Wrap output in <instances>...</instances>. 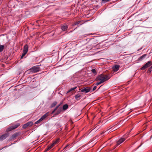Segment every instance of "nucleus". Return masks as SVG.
Masks as SVG:
<instances>
[{"label":"nucleus","instance_id":"nucleus-31","mask_svg":"<svg viewBox=\"0 0 152 152\" xmlns=\"http://www.w3.org/2000/svg\"><path fill=\"white\" fill-rule=\"evenodd\" d=\"M91 71L94 74H96V70L95 69H92Z\"/></svg>","mask_w":152,"mask_h":152},{"label":"nucleus","instance_id":"nucleus-11","mask_svg":"<svg viewBox=\"0 0 152 152\" xmlns=\"http://www.w3.org/2000/svg\"><path fill=\"white\" fill-rule=\"evenodd\" d=\"M92 43L91 44V45L92 47H94L96 46V44L98 43L97 40L94 39H93L92 40Z\"/></svg>","mask_w":152,"mask_h":152},{"label":"nucleus","instance_id":"nucleus-32","mask_svg":"<svg viewBox=\"0 0 152 152\" xmlns=\"http://www.w3.org/2000/svg\"><path fill=\"white\" fill-rule=\"evenodd\" d=\"M152 70V68L151 67H150L148 69V71L149 72H151Z\"/></svg>","mask_w":152,"mask_h":152},{"label":"nucleus","instance_id":"nucleus-25","mask_svg":"<svg viewBox=\"0 0 152 152\" xmlns=\"http://www.w3.org/2000/svg\"><path fill=\"white\" fill-rule=\"evenodd\" d=\"M110 0H102V3H105L109 2Z\"/></svg>","mask_w":152,"mask_h":152},{"label":"nucleus","instance_id":"nucleus-22","mask_svg":"<svg viewBox=\"0 0 152 152\" xmlns=\"http://www.w3.org/2000/svg\"><path fill=\"white\" fill-rule=\"evenodd\" d=\"M77 87H75L74 88H71L67 92V93H68L69 92H70V91H73V90H74L75 89H76V88H77Z\"/></svg>","mask_w":152,"mask_h":152},{"label":"nucleus","instance_id":"nucleus-35","mask_svg":"<svg viewBox=\"0 0 152 152\" xmlns=\"http://www.w3.org/2000/svg\"><path fill=\"white\" fill-rule=\"evenodd\" d=\"M7 147V146H5L4 147H3V148H1L0 149V150H1L2 149H3L4 148H6V147Z\"/></svg>","mask_w":152,"mask_h":152},{"label":"nucleus","instance_id":"nucleus-15","mask_svg":"<svg viewBox=\"0 0 152 152\" xmlns=\"http://www.w3.org/2000/svg\"><path fill=\"white\" fill-rule=\"evenodd\" d=\"M19 135V134L18 133H16L14 134L12 136V138L13 139H15Z\"/></svg>","mask_w":152,"mask_h":152},{"label":"nucleus","instance_id":"nucleus-23","mask_svg":"<svg viewBox=\"0 0 152 152\" xmlns=\"http://www.w3.org/2000/svg\"><path fill=\"white\" fill-rule=\"evenodd\" d=\"M81 96V95H76L75 96V99L78 100L80 98Z\"/></svg>","mask_w":152,"mask_h":152},{"label":"nucleus","instance_id":"nucleus-20","mask_svg":"<svg viewBox=\"0 0 152 152\" xmlns=\"http://www.w3.org/2000/svg\"><path fill=\"white\" fill-rule=\"evenodd\" d=\"M4 45H0V52H1L4 49Z\"/></svg>","mask_w":152,"mask_h":152},{"label":"nucleus","instance_id":"nucleus-34","mask_svg":"<svg viewBox=\"0 0 152 152\" xmlns=\"http://www.w3.org/2000/svg\"><path fill=\"white\" fill-rule=\"evenodd\" d=\"M49 150H50V149H48V148H47L45 149V152H46Z\"/></svg>","mask_w":152,"mask_h":152},{"label":"nucleus","instance_id":"nucleus-5","mask_svg":"<svg viewBox=\"0 0 152 152\" xmlns=\"http://www.w3.org/2000/svg\"><path fill=\"white\" fill-rule=\"evenodd\" d=\"M126 139V138L124 137L121 138L118 140L116 142V145L115 146V148H116L117 146L120 145V144L123 142Z\"/></svg>","mask_w":152,"mask_h":152},{"label":"nucleus","instance_id":"nucleus-33","mask_svg":"<svg viewBox=\"0 0 152 152\" xmlns=\"http://www.w3.org/2000/svg\"><path fill=\"white\" fill-rule=\"evenodd\" d=\"M96 87H97L96 86H94L92 89V91H94L96 89Z\"/></svg>","mask_w":152,"mask_h":152},{"label":"nucleus","instance_id":"nucleus-40","mask_svg":"<svg viewBox=\"0 0 152 152\" xmlns=\"http://www.w3.org/2000/svg\"><path fill=\"white\" fill-rule=\"evenodd\" d=\"M142 145V143H141V144L140 145V146H139L138 147V148H139V147H140V146H141V145Z\"/></svg>","mask_w":152,"mask_h":152},{"label":"nucleus","instance_id":"nucleus-13","mask_svg":"<svg viewBox=\"0 0 152 152\" xmlns=\"http://www.w3.org/2000/svg\"><path fill=\"white\" fill-rule=\"evenodd\" d=\"M49 115V113L47 112L43 115L40 118L42 120V121L47 117Z\"/></svg>","mask_w":152,"mask_h":152},{"label":"nucleus","instance_id":"nucleus-29","mask_svg":"<svg viewBox=\"0 0 152 152\" xmlns=\"http://www.w3.org/2000/svg\"><path fill=\"white\" fill-rule=\"evenodd\" d=\"M42 121V120H41L40 118L38 120L35 122V124H38V123H39L40 122Z\"/></svg>","mask_w":152,"mask_h":152},{"label":"nucleus","instance_id":"nucleus-18","mask_svg":"<svg viewBox=\"0 0 152 152\" xmlns=\"http://www.w3.org/2000/svg\"><path fill=\"white\" fill-rule=\"evenodd\" d=\"M57 102L56 101L53 102L51 105L50 107L52 108L54 107L57 104Z\"/></svg>","mask_w":152,"mask_h":152},{"label":"nucleus","instance_id":"nucleus-37","mask_svg":"<svg viewBox=\"0 0 152 152\" xmlns=\"http://www.w3.org/2000/svg\"><path fill=\"white\" fill-rule=\"evenodd\" d=\"M55 111L54 110H53V111H52V112L51 114H53V113H54Z\"/></svg>","mask_w":152,"mask_h":152},{"label":"nucleus","instance_id":"nucleus-10","mask_svg":"<svg viewBox=\"0 0 152 152\" xmlns=\"http://www.w3.org/2000/svg\"><path fill=\"white\" fill-rule=\"evenodd\" d=\"M61 28L62 31H66L68 28V26L67 25L61 26Z\"/></svg>","mask_w":152,"mask_h":152},{"label":"nucleus","instance_id":"nucleus-30","mask_svg":"<svg viewBox=\"0 0 152 152\" xmlns=\"http://www.w3.org/2000/svg\"><path fill=\"white\" fill-rule=\"evenodd\" d=\"M80 21H77L76 22V23H75L73 25V26H75V25H78V24H79L80 23Z\"/></svg>","mask_w":152,"mask_h":152},{"label":"nucleus","instance_id":"nucleus-28","mask_svg":"<svg viewBox=\"0 0 152 152\" xmlns=\"http://www.w3.org/2000/svg\"><path fill=\"white\" fill-rule=\"evenodd\" d=\"M27 53L24 52H23L22 55L21 57V58L22 59L26 55Z\"/></svg>","mask_w":152,"mask_h":152},{"label":"nucleus","instance_id":"nucleus-44","mask_svg":"<svg viewBox=\"0 0 152 152\" xmlns=\"http://www.w3.org/2000/svg\"><path fill=\"white\" fill-rule=\"evenodd\" d=\"M151 68H152V66H151Z\"/></svg>","mask_w":152,"mask_h":152},{"label":"nucleus","instance_id":"nucleus-41","mask_svg":"<svg viewBox=\"0 0 152 152\" xmlns=\"http://www.w3.org/2000/svg\"><path fill=\"white\" fill-rule=\"evenodd\" d=\"M59 106H58V105L56 107H57V108H58L59 107Z\"/></svg>","mask_w":152,"mask_h":152},{"label":"nucleus","instance_id":"nucleus-39","mask_svg":"<svg viewBox=\"0 0 152 152\" xmlns=\"http://www.w3.org/2000/svg\"><path fill=\"white\" fill-rule=\"evenodd\" d=\"M62 104V103H60V104H59L58 105L59 106H60V105H61V104Z\"/></svg>","mask_w":152,"mask_h":152},{"label":"nucleus","instance_id":"nucleus-4","mask_svg":"<svg viewBox=\"0 0 152 152\" xmlns=\"http://www.w3.org/2000/svg\"><path fill=\"white\" fill-rule=\"evenodd\" d=\"M9 135L8 132H7L1 135H0V141H2L6 139Z\"/></svg>","mask_w":152,"mask_h":152},{"label":"nucleus","instance_id":"nucleus-2","mask_svg":"<svg viewBox=\"0 0 152 152\" xmlns=\"http://www.w3.org/2000/svg\"><path fill=\"white\" fill-rule=\"evenodd\" d=\"M40 70V67L38 66H35L30 69L28 71L30 73H35L38 72Z\"/></svg>","mask_w":152,"mask_h":152},{"label":"nucleus","instance_id":"nucleus-17","mask_svg":"<svg viewBox=\"0 0 152 152\" xmlns=\"http://www.w3.org/2000/svg\"><path fill=\"white\" fill-rule=\"evenodd\" d=\"M26 124L28 126L31 127V126L33 124V122L31 121H29Z\"/></svg>","mask_w":152,"mask_h":152},{"label":"nucleus","instance_id":"nucleus-38","mask_svg":"<svg viewBox=\"0 0 152 152\" xmlns=\"http://www.w3.org/2000/svg\"><path fill=\"white\" fill-rule=\"evenodd\" d=\"M69 146V145H66L64 148V149H65L68 146Z\"/></svg>","mask_w":152,"mask_h":152},{"label":"nucleus","instance_id":"nucleus-16","mask_svg":"<svg viewBox=\"0 0 152 152\" xmlns=\"http://www.w3.org/2000/svg\"><path fill=\"white\" fill-rule=\"evenodd\" d=\"M68 108V105L67 104H65L63 106L62 110L64 111L66 110Z\"/></svg>","mask_w":152,"mask_h":152},{"label":"nucleus","instance_id":"nucleus-14","mask_svg":"<svg viewBox=\"0 0 152 152\" xmlns=\"http://www.w3.org/2000/svg\"><path fill=\"white\" fill-rule=\"evenodd\" d=\"M146 54H144L142 55V56L140 57L138 59V60L139 61H141L143 60L147 56Z\"/></svg>","mask_w":152,"mask_h":152},{"label":"nucleus","instance_id":"nucleus-26","mask_svg":"<svg viewBox=\"0 0 152 152\" xmlns=\"http://www.w3.org/2000/svg\"><path fill=\"white\" fill-rule=\"evenodd\" d=\"M28 127V126H27L26 124V123L23 125L22 127L23 129H25Z\"/></svg>","mask_w":152,"mask_h":152},{"label":"nucleus","instance_id":"nucleus-21","mask_svg":"<svg viewBox=\"0 0 152 152\" xmlns=\"http://www.w3.org/2000/svg\"><path fill=\"white\" fill-rule=\"evenodd\" d=\"M13 129H14L13 127L12 126H11L7 128V129L6 130V131L8 132L11 131Z\"/></svg>","mask_w":152,"mask_h":152},{"label":"nucleus","instance_id":"nucleus-12","mask_svg":"<svg viewBox=\"0 0 152 152\" xmlns=\"http://www.w3.org/2000/svg\"><path fill=\"white\" fill-rule=\"evenodd\" d=\"M28 50V46L27 45H26L24 47L23 52L27 53Z\"/></svg>","mask_w":152,"mask_h":152},{"label":"nucleus","instance_id":"nucleus-42","mask_svg":"<svg viewBox=\"0 0 152 152\" xmlns=\"http://www.w3.org/2000/svg\"><path fill=\"white\" fill-rule=\"evenodd\" d=\"M152 137V136H151V137H150V139H151Z\"/></svg>","mask_w":152,"mask_h":152},{"label":"nucleus","instance_id":"nucleus-36","mask_svg":"<svg viewBox=\"0 0 152 152\" xmlns=\"http://www.w3.org/2000/svg\"><path fill=\"white\" fill-rule=\"evenodd\" d=\"M58 108L56 107L54 109V110H55V111L57 110Z\"/></svg>","mask_w":152,"mask_h":152},{"label":"nucleus","instance_id":"nucleus-27","mask_svg":"<svg viewBox=\"0 0 152 152\" xmlns=\"http://www.w3.org/2000/svg\"><path fill=\"white\" fill-rule=\"evenodd\" d=\"M102 83V82L100 81V82H97L95 84V83H94V85L95 84V85H98L100 84H101Z\"/></svg>","mask_w":152,"mask_h":152},{"label":"nucleus","instance_id":"nucleus-19","mask_svg":"<svg viewBox=\"0 0 152 152\" xmlns=\"http://www.w3.org/2000/svg\"><path fill=\"white\" fill-rule=\"evenodd\" d=\"M20 124L19 123H17L14 126H12L13 127L14 129H15L17 127H18L19 126H20Z\"/></svg>","mask_w":152,"mask_h":152},{"label":"nucleus","instance_id":"nucleus-3","mask_svg":"<svg viewBox=\"0 0 152 152\" xmlns=\"http://www.w3.org/2000/svg\"><path fill=\"white\" fill-rule=\"evenodd\" d=\"M152 65V62L151 61H149L147 63L144 64L141 68L140 69L142 70H144L146 68L149 67Z\"/></svg>","mask_w":152,"mask_h":152},{"label":"nucleus","instance_id":"nucleus-9","mask_svg":"<svg viewBox=\"0 0 152 152\" xmlns=\"http://www.w3.org/2000/svg\"><path fill=\"white\" fill-rule=\"evenodd\" d=\"M62 109L61 107H60L56 111L54 115H57L60 114L61 112H62Z\"/></svg>","mask_w":152,"mask_h":152},{"label":"nucleus","instance_id":"nucleus-1","mask_svg":"<svg viewBox=\"0 0 152 152\" xmlns=\"http://www.w3.org/2000/svg\"><path fill=\"white\" fill-rule=\"evenodd\" d=\"M110 78L108 75H104L103 74L98 76L96 78V80L97 81H100L102 83L108 80Z\"/></svg>","mask_w":152,"mask_h":152},{"label":"nucleus","instance_id":"nucleus-7","mask_svg":"<svg viewBox=\"0 0 152 152\" xmlns=\"http://www.w3.org/2000/svg\"><path fill=\"white\" fill-rule=\"evenodd\" d=\"M91 90L90 87H87V88H82L81 90V92H85V93H87L89 92Z\"/></svg>","mask_w":152,"mask_h":152},{"label":"nucleus","instance_id":"nucleus-24","mask_svg":"<svg viewBox=\"0 0 152 152\" xmlns=\"http://www.w3.org/2000/svg\"><path fill=\"white\" fill-rule=\"evenodd\" d=\"M116 129H117V128H114L111 130H110V129H108L107 130V131H108V132H113V131L116 130Z\"/></svg>","mask_w":152,"mask_h":152},{"label":"nucleus","instance_id":"nucleus-8","mask_svg":"<svg viewBox=\"0 0 152 152\" xmlns=\"http://www.w3.org/2000/svg\"><path fill=\"white\" fill-rule=\"evenodd\" d=\"M120 67V65L118 64H116L114 65L113 67V69L114 72H116L118 71Z\"/></svg>","mask_w":152,"mask_h":152},{"label":"nucleus","instance_id":"nucleus-45","mask_svg":"<svg viewBox=\"0 0 152 152\" xmlns=\"http://www.w3.org/2000/svg\"><path fill=\"white\" fill-rule=\"evenodd\" d=\"M151 152H152V151Z\"/></svg>","mask_w":152,"mask_h":152},{"label":"nucleus","instance_id":"nucleus-43","mask_svg":"<svg viewBox=\"0 0 152 152\" xmlns=\"http://www.w3.org/2000/svg\"><path fill=\"white\" fill-rule=\"evenodd\" d=\"M101 87V86H100V87L99 88H98V89H99V88H100V87Z\"/></svg>","mask_w":152,"mask_h":152},{"label":"nucleus","instance_id":"nucleus-6","mask_svg":"<svg viewBox=\"0 0 152 152\" xmlns=\"http://www.w3.org/2000/svg\"><path fill=\"white\" fill-rule=\"evenodd\" d=\"M59 141V140L58 139L56 141L53 142L50 145L48 146V149H50L52 148L56 143L58 142Z\"/></svg>","mask_w":152,"mask_h":152}]
</instances>
